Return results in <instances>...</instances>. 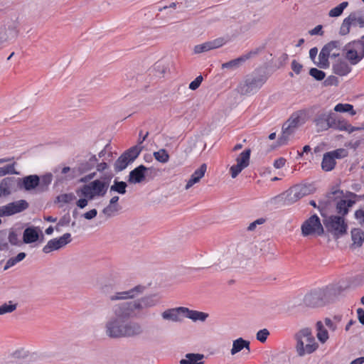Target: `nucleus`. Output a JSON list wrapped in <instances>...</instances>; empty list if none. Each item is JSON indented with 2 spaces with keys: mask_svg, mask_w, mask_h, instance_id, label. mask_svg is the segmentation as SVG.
I'll return each mask as SVG.
<instances>
[{
  "mask_svg": "<svg viewBox=\"0 0 364 364\" xmlns=\"http://www.w3.org/2000/svg\"><path fill=\"white\" fill-rule=\"evenodd\" d=\"M309 74L316 80H322L326 77V74L323 71L315 68L310 69Z\"/></svg>",
  "mask_w": 364,
  "mask_h": 364,
  "instance_id": "50",
  "label": "nucleus"
},
{
  "mask_svg": "<svg viewBox=\"0 0 364 364\" xmlns=\"http://www.w3.org/2000/svg\"><path fill=\"white\" fill-rule=\"evenodd\" d=\"M74 198L75 196L73 193H65L58 197V201L64 203H69L73 201Z\"/></svg>",
  "mask_w": 364,
  "mask_h": 364,
  "instance_id": "52",
  "label": "nucleus"
},
{
  "mask_svg": "<svg viewBox=\"0 0 364 364\" xmlns=\"http://www.w3.org/2000/svg\"><path fill=\"white\" fill-rule=\"evenodd\" d=\"M8 29L9 31V36H8L6 38H5L4 39V41H7L9 39L14 38L18 35V30L16 28V26H9Z\"/></svg>",
  "mask_w": 364,
  "mask_h": 364,
  "instance_id": "55",
  "label": "nucleus"
},
{
  "mask_svg": "<svg viewBox=\"0 0 364 364\" xmlns=\"http://www.w3.org/2000/svg\"><path fill=\"white\" fill-rule=\"evenodd\" d=\"M227 43L224 38H218L213 41H207L202 44L196 45L193 51L196 54H199L209 50L222 47Z\"/></svg>",
  "mask_w": 364,
  "mask_h": 364,
  "instance_id": "21",
  "label": "nucleus"
},
{
  "mask_svg": "<svg viewBox=\"0 0 364 364\" xmlns=\"http://www.w3.org/2000/svg\"><path fill=\"white\" fill-rule=\"evenodd\" d=\"M184 307L168 309L161 313L164 320L172 322H181L184 318Z\"/></svg>",
  "mask_w": 364,
  "mask_h": 364,
  "instance_id": "22",
  "label": "nucleus"
},
{
  "mask_svg": "<svg viewBox=\"0 0 364 364\" xmlns=\"http://www.w3.org/2000/svg\"><path fill=\"white\" fill-rule=\"evenodd\" d=\"M9 241L12 245H17L18 242V235L14 232H10L9 235Z\"/></svg>",
  "mask_w": 364,
  "mask_h": 364,
  "instance_id": "63",
  "label": "nucleus"
},
{
  "mask_svg": "<svg viewBox=\"0 0 364 364\" xmlns=\"http://www.w3.org/2000/svg\"><path fill=\"white\" fill-rule=\"evenodd\" d=\"M97 214V211L96 209H92L86 213H85L82 216L87 220H92L96 217Z\"/></svg>",
  "mask_w": 364,
  "mask_h": 364,
  "instance_id": "59",
  "label": "nucleus"
},
{
  "mask_svg": "<svg viewBox=\"0 0 364 364\" xmlns=\"http://www.w3.org/2000/svg\"><path fill=\"white\" fill-rule=\"evenodd\" d=\"M301 230L304 237L320 236L324 232L320 218L315 214L302 223Z\"/></svg>",
  "mask_w": 364,
  "mask_h": 364,
  "instance_id": "10",
  "label": "nucleus"
},
{
  "mask_svg": "<svg viewBox=\"0 0 364 364\" xmlns=\"http://www.w3.org/2000/svg\"><path fill=\"white\" fill-rule=\"evenodd\" d=\"M159 304L155 296L150 295L133 301L117 304L112 308V315L105 323L107 336L112 338H122L125 321L139 316L144 309Z\"/></svg>",
  "mask_w": 364,
  "mask_h": 364,
  "instance_id": "1",
  "label": "nucleus"
},
{
  "mask_svg": "<svg viewBox=\"0 0 364 364\" xmlns=\"http://www.w3.org/2000/svg\"><path fill=\"white\" fill-rule=\"evenodd\" d=\"M71 240L70 233H65L58 238H54L49 240L43 247V252L46 254H48L53 251L58 250L70 243Z\"/></svg>",
  "mask_w": 364,
  "mask_h": 364,
  "instance_id": "18",
  "label": "nucleus"
},
{
  "mask_svg": "<svg viewBox=\"0 0 364 364\" xmlns=\"http://www.w3.org/2000/svg\"><path fill=\"white\" fill-rule=\"evenodd\" d=\"M153 156L157 161L162 164L167 163L170 158L167 151L164 149H161L157 151H154Z\"/></svg>",
  "mask_w": 364,
  "mask_h": 364,
  "instance_id": "39",
  "label": "nucleus"
},
{
  "mask_svg": "<svg viewBox=\"0 0 364 364\" xmlns=\"http://www.w3.org/2000/svg\"><path fill=\"white\" fill-rule=\"evenodd\" d=\"M264 222H265V220L264 218H259V219L255 220L254 222L251 223L249 225L247 230L250 231H252L255 229V228L257 225H262Z\"/></svg>",
  "mask_w": 364,
  "mask_h": 364,
  "instance_id": "57",
  "label": "nucleus"
},
{
  "mask_svg": "<svg viewBox=\"0 0 364 364\" xmlns=\"http://www.w3.org/2000/svg\"><path fill=\"white\" fill-rule=\"evenodd\" d=\"M26 200H18L0 207V217L11 216L21 213L28 208Z\"/></svg>",
  "mask_w": 364,
  "mask_h": 364,
  "instance_id": "14",
  "label": "nucleus"
},
{
  "mask_svg": "<svg viewBox=\"0 0 364 364\" xmlns=\"http://www.w3.org/2000/svg\"><path fill=\"white\" fill-rule=\"evenodd\" d=\"M349 199H341L338 200L336 205V210L338 216H345L348 213L349 210L355 203V198L350 197Z\"/></svg>",
  "mask_w": 364,
  "mask_h": 364,
  "instance_id": "24",
  "label": "nucleus"
},
{
  "mask_svg": "<svg viewBox=\"0 0 364 364\" xmlns=\"http://www.w3.org/2000/svg\"><path fill=\"white\" fill-rule=\"evenodd\" d=\"M348 6V1H343L336 7L331 9L328 12V16L330 17H338L340 16L343 10Z\"/></svg>",
  "mask_w": 364,
  "mask_h": 364,
  "instance_id": "40",
  "label": "nucleus"
},
{
  "mask_svg": "<svg viewBox=\"0 0 364 364\" xmlns=\"http://www.w3.org/2000/svg\"><path fill=\"white\" fill-rule=\"evenodd\" d=\"M38 237L39 235L36 228H27L23 231V242L26 244L37 241Z\"/></svg>",
  "mask_w": 364,
  "mask_h": 364,
  "instance_id": "31",
  "label": "nucleus"
},
{
  "mask_svg": "<svg viewBox=\"0 0 364 364\" xmlns=\"http://www.w3.org/2000/svg\"><path fill=\"white\" fill-rule=\"evenodd\" d=\"M98 159L94 154H90L87 159L80 162L77 166L72 169L71 178H74L92 170L97 163Z\"/></svg>",
  "mask_w": 364,
  "mask_h": 364,
  "instance_id": "17",
  "label": "nucleus"
},
{
  "mask_svg": "<svg viewBox=\"0 0 364 364\" xmlns=\"http://www.w3.org/2000/svg\"><path fill=\"white\" fill-rule=\"evenodd\" d=\"M259 53V49L257 48L228 62L222 64L223 69H236L245 63L247 60L257 55Z\"/></svg>",
  "mask_w": 364,
  "mask_h": 364,
  "instance_id": "20",
  "label": "nucleus"
},
{
  "mask_svg": "<svg viewBox=\"0 0 364 364\" xmlns=\"http://www.w3.org/2000/svg\"><path fill=\"white\" fill-rule=\"evenodd\" d=\"M16 163L14 162L11 164H8L4 167H0V177L4 176L7 174H16L17 172L15 170Z\"/></svg>",
  "mask_w": 364,
  "mask_h": 364,
  "instance_id": "46",
  "label": "nucleus"
},
{
  "mask_svg": "<svg viewBox=\"0 0 364 364\" xmlns=\"http://www.w3.org/2000/svg\"><path fill=\"white\" fill-rule=\"evenodd\" d=\"M325 46H330L329 48V57L336 58L340 55V49L341 43L338 41H333Z\"/></svg>",
  "mask_w": 364,
  "mask_h": 364,
  "instance_id": "37",
  "label": "nucleus"
},
{
  "mask_svg": "<svg viewBox=\"0 0 364 364\" xmlns=\"http://www.w3.org/2000/svg\"><path fill=\"white\" fill-rule=\"evenodd\" d=\"M40 185V178L37 175H30L22 178V187L28 191L33 190Z\"/></svg>",
  "mask_w": 364,
  "mask_h": 364,
  "instance_id": "27",
  "label": "nucleus"
},
{
  "mask_svg": "<svg viewBox=\"0 0 364 364\" xmlns=\"http://www.w3.org/2000/svg\"><path fill=\"white\" fill-rule=\"evenodd\" d=\"M28 351L26 350L24 348H20L15 350L11 356L16 359H24L28 356Z\"/></svg>",
  "mask_w": 364,
  "mask_h": 364,
  "instance_id": "48",
  "label": "nucleus"
},
{
  "mask_svg": "<svg viewBox=\"0 0 364 364\" xmlns=\"http://www.w3.org/2000/svg\"><path fill=\"white\" fill-rule=\"evenodd\" d=\"M285 163L286 159L284 158L280 157L274 161V166L276 168H281L285 165Z\"/></svg>",
  "mask_w": 364,
  "mask_h": 364,
  "instance_id": "62",
  "label": "nucleus"
},
{
  "mask_svg": "<svg viewBox=\"0 0 364 364\" xmlns=\"http://www.w3.org/2000/svg\"><path fill=\"white\" fill-rule=\"evenodd\" d=\"M333 70L338 75L345 76L351 71V68L346 61H338L333 65Z\"/></svg>",
  "mask_w": 364,
  "mask_h": 364,
  "instance_id": "32",
  "label": "nucleus"
},
{
  "mask_svg": "<svg viewBox=\"0 0 364 364\" xmlns=\"http://www.w3.org/2000/svg\"><path fill=\"white\" fill-rule=\"evenodd\" d=\"M323 223L327 231L336 237H339L347 232L348 225L343 216L332 215L326 217Z\"/></svg>",
  "mask_w": 364,
  "mask_h": 364,
  "instance_id": "6",
  "label": "nucleus"
},
{
  "mask_svg": "<svg viewBox=\"0 0 364 364\" xmlns=\"http://www.w3.org/2000/svg\"><path fill=\"white\" fill-rule=\"evenodd\" d=\"M336 166V161L329 152L323 154V160L321 162L322 169L325 171H330L334 168Z\"/></svg>",
  "mask_w": 364,
  "mask_h": 364,
  "instance_id": "34",
  "label": "nucleus"
},
{
  "mask_svg": "<svg viewBox=\"0 0 364 364\" xmlns=\"http://www.w3.org/2000/svg\"><path fill=\"white\" fill-rule=\"evenodd\" d=\"M316 336L318 341L321 343H324L328 339V333L327 330L324 328L323 324L321 321H318L316 323Z\"/></svg>",
  "mask_w": 364,
  "mask_h": 364,
  "instance_id": "36",
  "label": "nucleus"
},
{
  "mask_svg": "<svg viewBox=\"0 0 364 364\" xmlns=\"http://www.w3.org/2000/svg\"><path fill=\"white\" fill-rule=\"evenodd\" d=\"M251 150L250 149L244 150L236 158V164L230 168V173L232 178H235L241 171L247 168L250 164Z\"/></svg>",
  "mask_w": 364,
  "mask_h": 364,
  "instance_id": "13",
  "label": "nucleus"
},
{
  "mask_svg": "<svg viewBox=\"0 0 364 364\" xmlns=\"http://www.w3.org/2000/svg\"><path fill=\"white\" fill-rule=\"evenodd\" d=\"M14 186L12 178H5L0 182V197H6L11 193Z\"/></svg>",
  "mask_w": 364,
  "mask_h": 364,
  "instance_id": "30",
  "label": "nucleus"
},
{
  "mask_svg": "<svg viewBox=\"0 0 364 364\" xmlns=\"http://www.w3.org/2000/svg\"><path fill=\"white\" fill-rule=\"evenodd\" d=\"M108 187V181L96 179L84 185L77 193L92 200L95 198L103 197L106 194Z\"/></svg>",
  "mask_w": 364,
  "mask_h": 364,
  "instance_id": "4",
  "label": "nucleus"
},
{
  "mask_svg": "<svg viewBox=\"0 0 364 364\" xmlns=\"http://www.w3.org/2000/svg\"><path fill=\"white\" fill-rule=\"evenodd\" d=\"M307 119V112L305 110H299L290 117L282 126V137L288 138L296 129L304 124Z\"/></svg>",
  "mask_w": 364,
  "mask_h": 364,
  "instance_id": "9",
  "label": "nucleus"
},
{
  "mask_svg": "<svg viewBox=\"0 0 364 364\" xmlns=\"http://www.w3.org/2000/svg\"><path fill=\"white\" fill-rule=\"evenodd\" d=\"M269 335V331L267 328H263L257 333L256 338L261 343H264Z\"/></svg>",
  "mask_w": 364,
  "mask_h": 364,
  "instance_id": "51",
  "label": "nucleus"
},
{
  "mask_svg": "<svg viewBox=\"0 0 364 364\" xmlns=\"http://www.w3.org/2000/svg\"><path fill=\"white\" fill-rule=\"evenodd\" d=\"M291 69L296 74H299L302 69V65L296 60H294L291 62Z\"/></svg>",
  "mask_w": 364,
  "mask_h": 364,
  "instance_id": "58",
  "label": "nucleus"
},
{
  "mask_svg": "<svg viewBox=\"0 0 364 364\" xmlns=\"http://www.w3.org/2000/svg\"><path fill=\"white\" fill-rule=\"evenodd\" d=\"M120 210L119 205L109 204L103 210L102 213L107 217L110 218L116 215Z\"/></svg>",
  "mask_w": 364,
  "mask_h": 364,
  "instance_id": "43",
  "label": "nucleus"
},
{
  "mask_svg": "<svg viewBox=\"0 0 364 364\" xmlns=\"http://www.w3.org/2000/svg\"><path fill=\"white\" fill-rule=\"evenodd\" d=\"M143 333V328L141 324L136 321H125L122 338L124 337H135L141 335Z\"/></svg>",
  "mask_w": 364,
  "mask_h": 364,
  "instance_id": "23",
  "label": "nucleus"
},
{
  "mask_svg": "<svg viewBox=\"0 0 364 364\" xmlns=\"http://www.w3.org/2000/svg\"><path fill=\"white\" fill-rule=\"evenodd\" d=\"M52 178L53 177L50 173L44 175L40 178V185L38 187L41 191H44L48 188L52 181Z\"/></svg>",
  "mask_w": 364,
  "mask_h": 364,
  "instance_id": "45",
  "label": "nucleus"
},
{
  "mask_svg": "<svg viewBox=\"0 0 364 364\" xmlns=\"http://www.w3.org/2000/svg\"><path fill=\"white\" fill-rule=\"evenodd\" d=\"M183 312L184 318H190L193 321H205L206 318L208 317V314L205 312L191 310L186 307H184Z\"/></svg>",
  "mask_w": 364,
  "mask_h": 364,
  "instance_id": "28",
  "label": "nucleus"
},
{
  "mask_svg": "<svg viewBox=\"0 0 364 364\" xmlns=\"http://www.w3.org/2000/svg\"><path fill=\"white\" fill-rule=\"evenodd\" d=\"M329 153L332 156H333L335 161L336 159H340L348 156V151L343 148L329 151Z\"/></svg>",
  "mask_w": 364,
  "mask_h": 364,
  "instance_id": "49",
  "label": "nucleus"
},
{
  "mask_svg": "<svg viewBox=\"0 0 364 364\" xmlns=\"http://www.w3.org/2000/svg\"><path fill=\"white\" fill-rule=\"evenodd\" d=\"M355 217L358 220L360 225L364 226V211L358 210L355 213Z\"/></svg>",
  "mask_w": 364,
  "mask_h": 364,
  "instance_id": "56",
  "label": "nucleus"
},
{
  "mask_svg": "<svg viewBox=\"0 0 364 364\" xmlns=\"http://www.w3.org/2000/svg\"><path fill=\"white\" fill-rule=\"evenodd\" d=\"M309 193L310 191L308 186L296 185L286 191L284 201L287 204H292Z\"/></svg>",
  "mask_w": 364,
  "mask_h": 364,
  "instance_id": "15",
  "label": "nucleus"
},
{
  "mask_svg": "<svg viewBox=\"0 0 364 364\" xmlns=\"http://www.w3.org/2000/svg\"><path fill=\"white\" fill-rule=\"evenodd\" d=\"M250 342L245 340L242 338H239L232 342V347L230 350L231 355H234L240 352L243 349H247L248 352L250 351Z\"/></svg>",
  "mask_w": 364,
  "mask_h": 364,
  "instance_id": "29",
  "label": "nucleus"
},
{
  "mask_svg": "<svg viewBox=\"0 0 364 364\" xmlns=\"http://www.w3.org/2000/svg\"><path fill=\"white\" fill-rule=\"evenodd\" d=\"M158 174V170L154 167L147 168L140 165L130 171L128 181L130 183H140L143 182L146 176L154 177Z\"/></svg>",
  "mask_w": 364,
  "mask_h": 364,
  "instance_id": "12",
  "label": "nucleus"
},
{
  "mask_svg": "<svg viewBox=\"0 0 364 364\" xmlns=\"http://www.w3.org/2000/svg\"><path fill=\"white\" fill-rule=\"evenodd\" d=\"M345 58L353 65L358 64L364 58V41H352L346 45Z\"/></svg>",
  "mask_w": 364,
  "mask_h": 364,
  "instance_id": "8",
  "label": "nucleus"
},
{
  "mask_svg": "<svg viewBox=\"0 0 364 364\" xmlns=\"http://www.w3.org/2000/svg\"><path fill=\"white\" fill-rule=\"evenodd\" d=\"M330 46H324L321 49L318 61H314V63L320 68L326 69L329 67V48Z\"/></svg>",
  "mask_w": 364,
  "mask_h": 364,
  "instance_id": "26",
  "label": "nucleus"
},
{
  "mask_svg": "<svg viewBox=\"0 0 364 364\" xmlns=\"http://www.w3.org/2000/svg\"><path fill=\"white\" fill-rule=\"evenodd\" d=\"M360 128L355 127L348 124L345 119L341 120V123L339 127H338V130L339 131H346L349 133H352L355 130H358Z\"/></svg>",
  "mask_w": 364,
  "mask_h": 364,
  "instance_id": "47",
  "label": "nucleus"
},
{
  "mask_svg": "<svg viewBox=\"0 0 364 364\" xmlns=\"http://www.w3.org/2000/svg\"><path fill=\"white\" fill-rule=\"evenodd\" d=\"M333 109L336 112H348L351 116L356 114L353 106L350 104L338 103L334 107Z\"/></svg>",
  "mask_w": 364,
  "mask_h": 364,
  "instance_id": "38",
  "label": "nucleus"
},
{
  "mask_svg": "<svg viewBox=\"0 0 364 364\" xmlns=\"http://www.w3.org/2000/svg\"><path fill=\"white\" fill-rule=\"evenodd\" d=\"M356 25L360 28L364 27V15L358 16L356 13H351L343 19L340 28V34L342 36L348 34L350 27Z\"/></svg>",
  "mask_w": 364,
  "mask_h": 364,
  "instance_id": "16",
  "label": "nucleus"
},
{
  "mask_svg": "<svg viewBox=\"0 0 364 364\" xmlns=\"http://www.w3.org/2000/svg\"><path fill=\"white\" fill-rule=\"evenodd\" d=\"M141 149L138 146H134L124 154H122L114 163V169L116 171H122L127 166L133 162L139 155Z\"/></svg>",
  "mask_w": 364,
  "mask_h": 364,
  "instance_id": "11",
  "label": "nucleus"
},
{
  "mask_svg": "<svg viewBox=\"0 0 364 364\" xmlns=\"http://www.w3.org/2000/svg\"><path fill=\"white\" fill-rule=\"evenodd\" d=\"M356 311L359 322L362 325H364V309L358 308Z\"/></svg>",
  "mask_w": 364,
  "mask_h": 364,
  "instance_id": "64",
  "label": "nucleus"
},
{
  "mask_svg": "<svg viewBox=\"0 0 364 364\" xmlns=\"http://www.w3.org/2000/svg\"><path fill=\"white\" fill-rule=\"evenodd\" d=\"M26 255L25 252H20L16 255V257L9 259L4 267V269L7 270L8 269L14 266L18 262L22 261L26 257Z\"/></svg>",
  "mask_w": 364,
  "mask_h": 364,
  "instance_id": "41",
  "label": "nucleus"
},
{
  "mask_svg": "<svg viewBox=\"0 0 364 364\" xmlns=\"http://www.w3.org/2000/svg\"><path fill=\"white\" fill-rule=\"evenodd\" d=\"M338 84V80L336 77L331 75L327 77L324 81L325 86L337 85Z\"/></svg>",
  "mask_w": 364,
  "mask_h": 364,
  "instance_id": "54",
  "label": "nucleus"
},
{
  "mask_svg": "<svg viewBox=\"0 0 364 364\" xmlns=\"http://www.w3.org/2000/svg\"><path fill=\"white\" fill-rule=\"evenodd\" d=\"M206 171L207 165L205 164H201L200 166L192 173L190 178L188 180L185 189L188 190L193 185L199 183L200 179L205 176Z\"/></svg>",
  "mask_w": 364,
  "mask_h": 364,
  "instance_id": "25",
  "label": "nucleus"
},
{
  "mask_svg": "<svg viewBox=\"0 0 364 364\" xmlns=\"http://www.w3.org/2000/svg\"><path fill=\"white\" fill-rule=\"evenodd\" d=\"M322 28L323 27L321 25H318L314 28L310 30L309 31V33L311 36H315V35H321H321H323Z\"/></svg>",
  "mask_w": 364,
  "mask_h": 364,
  "instance_id": "61",
  "label": "nucleus"
},
{
  "mask_svg": "<svg viewBox=\"0 0 364 364\" xmlns=\"http://www.w3.org/2000/svg\"><path fill=\"white\" fill-rule=\"evenodd\" d=\"M127 185L124 181H114V184L110 187V191H114L119 194H124L126 193V188Z\"/></svg>",
  "mask_w": 364,
  "mask_h": 364,
  "instance_id": "42",
  "label": "nucleus"
},
{
  "mask_svg": "<svg viewBox=\"0 0 364 364\" xmlns=\"http://www.w3.org/2000/svg\"><path fill=\"white\" fill-rule=\"evenodd\" d=\"M203 76L202 75H198L193 81H192L190 84H189V89L191 90H197L201 82H203Z\"/></svg>",
  "mask_w": 364,
  "mask_h": 364,
  "instance_id": "53",
  "label": "nucleus"
},
{
  "mask_svg": "<svg viewBox=\"0 0 364 364\" xmlns=\"http://www.w3.org/2000/svg\"><path fill=\"white\" fill-rule=\"evenodd\" d=\"M267 77L265 75H249L241 82L237 90L241 95H249L259 90L266 82Z\"/></svg>",
  "mask_w": 364,
  "mask_h": 364,
  "instance_id": "7",
  "label": "nucleus"
},
{
  "mask_svg": "<svg viewBox=\"0 0 364 364\" xmlns=\"http://www.w3.org/2000/svg\"><path fill=\"white\" fill-rule=\"evenodd\" d=\"M203 358V355L199 353H188L186 355L185 358L181 360L180 364H204L201 360Z\"/></svg>",
  "mask_w": 364,
  "mask_h": 364,
  "instance_id": "33",
  "label": "nucleus"
},
{
  "mask_svg": "<svg viewBox=\"0 0 364 364\" xmlns=\"http://www.w3.org/2000/svg\"><path fill=\"white\" fill-rule=\"evenodd\" d=\"M296 350L299 356L310 354L318 348V344L310 328H304L295 335Z\"/></svg>",
  "mask_w": 364,
  "mask_h": 364,
  "instance_id": "3",
  "label": "nucleus"
},
{
  "mask_svg": "<svg viewBox=\"0 0 364 364\" xmlns=\"http://www.w3.org/2000/svg\"><path fill=\"white\" fill-rule=\"evenodd\" d=\"M144 290L145 287L137 285L127 291L116 292L114 294L110 296L109 299L111 301L132 299L143 294Z\"/></svg>",
  "mask_w": 364,
  "mask_h": 364,
  "instance_id": "19",
  "label": "nucleus"
},
{
  "mask_svg": "<svg viewBox=\"0 0 364 364\" xmlns=\"http://www.w3.org/2000/svg\"><path fill=\"white\" fill-rule=\"evenodd\" d=\"M325 325L332 331H335L337 328L336 324L329 318L324 320Z\"/></svg>",
  "mask_w": 364,
  "mask_h": 364,
  "instance_id": "60",
  "label": "nucleus"
},
{
  "mask_svg": "<svg viewBox=\"0 0 364 364\" xmlns=\"http://www.w3.org/2000/svg\"><path fill=\"white\" fill-rule=\"evenodd\" d=\"M351 237L353 245L360 247L364 242V232L359 228H354L351 230Z\"/></svg>",
  "mask_w": 364,
  "mask_h": 364,
  "instance_id": "35",
  "label": "nucleus"
},
{
  "mask_svg": "<svg viewBox=\"0 0 364 364\" xmlns=\"http://www.w3.org/2000/svg\"><path fill=\"white\" fill-rule=\"evenodd\" d=\"M16 304H13L12 301H9L0 306V315L11 313L16 309Z\"/></svg>",
  "mask_w": 364,
  "mask_h": 364,
  "instance_id": "44",
  "label": "nucleus"
},
{
  "mask_svg": "<svg viewBox=\"0 0 364 364\" xmlns=\"http://www.w3.org/2000/svg\"><path fill=\"white\" fill-rule=\"evenodd\" d=\"M339 289L336 285L312 289L304 294L301 304L309 309L324 306L334 299Z\"/></svg>",
  "mask_w": 364,
  "mask_h": 364,
  "instance_id": "2",
  "label": "nucleus"
},
{
  "mask_svg": "<svg viewBox=\"0 0 364 364\" xmlns=\"http://www.w3.org/2000/svg\"><path fill=\"white\" fill-rule=\"evenodd\" d=\"M341 119L338 117L336 114L329 112H321L317 114L314 122L317 132H323L329 129L338 130Z\"/></svg>",
  "mask_w": 364,
  "mask_h": 364,
  "instance_id": "5",
  "label": "nucleus"
}]
</instances>
